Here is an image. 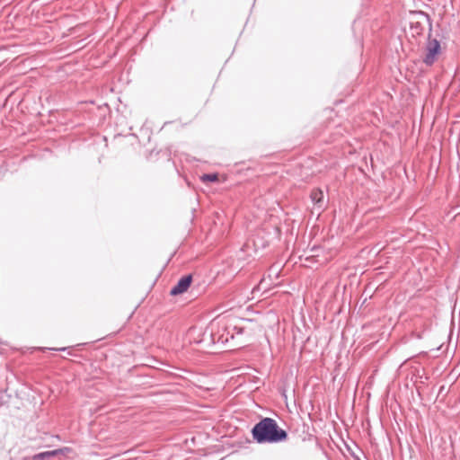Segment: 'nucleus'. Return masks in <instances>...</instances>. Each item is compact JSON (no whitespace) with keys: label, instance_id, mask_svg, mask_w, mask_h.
<instances>
[{"label":"nucleus","instance_id":"1","mask_svg":"<svg viewBox=\"0 0 460 460\" xmlns=\"http://www.w3.org/2000/svg\"><path fill=\"white\" fill-rule=\"evenodd\" d=\"M253 439L258 443H276L286 439L287 432L270 418H264L252 430Z\"/></svg>","mask_w":460,"mask_h":460},{"label":"nucleus","instance_id":"5","mask_svg":"<svg viewBox=\"0 0 460 460\" xmlns=\"http://www.w3.org/2000/svg\"><path fill=\"white\" fill-rule=\"evenodd\" d=\"M311 199L314 202L315 205H318L319 208H322V203L323 199V192L320 190H314L311 193Z\"/></svg>","mask_w":460,"mask_h":460},{"label":"nucleus","instance_id":"4","mask_svg":"<svg viewBox=\"0 0 460 460\" xmlns=\"http://www.w3.org/2000/svg\"><path fill=\"white\" fill-rule=\"evenodd\" d=\"M192 278L190 275L182 277L178 283L171 289L172 296H177L184 293L190 286Z\"/></svg>","mask_w":460,"mask_h":460},{"label":"nucleus","instance_id":"2","mask_svg":"<svg viewBox=\"0 0 460 460\" xmlns=\"http://www.w3.org/2000/svg\"><path fill=\"white\" fill-rule=\"evenodd\" d=\"M440 52L441 46L439 41L429 38L424 49L423 63L427 66H432L438 59Z\"/></svg>","mask_w":460,"mask_h":460},{"label":"nucleus","instance_id":"6","mask_svg":"<svg viewBox=\"0 0 460 460\" xmlns=\"http://www.w3.org/2000/svg\"><path fill=\"white\" fill-rule=\"evenodd\" d=\"M60 451L61 450H52L37 454L34 456V460H45L46 458L58 455Z\"/></svg>","mask_w":460,"mask_h":460},{"label":"nucleus","instance_id":"7","mask_svg":"<svg viewBox=\"0 0 460 460\" xmlns=\"http://www.w3.org/2000/svg\"><path fill=\"white\" fill-rule=\"evenodd\" d=\"M200 180H201L203 182H207V181L215 182V181H218V175H217V173L203 174V175L200 177Z\"/></svg>","mask_w":460,"mask_h":460},{"label":"nucleus","instance_id":"3","mask_svg":"<svg viewBox=\"0 0 460 460\" xmlns=\"http://www.w3.org/2000/svg\"><path fill=\"white\" fill-rule=\"evenodd\" d=\"M219 325H220L219 322L215 319L210 323L209 326L205 331L204 334L205 335L208 334L210 336L211 341L213 343H216V342L224 343L225 341H227V338L224 339L223 335H220L217 332L219 329Z\"/></svg>","mask_w":460,"mask_h":460}]
</instances>
